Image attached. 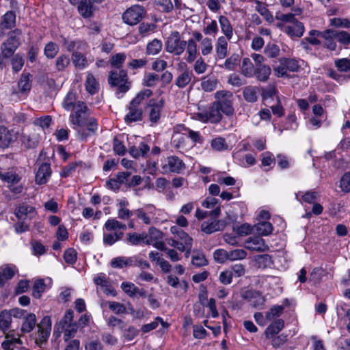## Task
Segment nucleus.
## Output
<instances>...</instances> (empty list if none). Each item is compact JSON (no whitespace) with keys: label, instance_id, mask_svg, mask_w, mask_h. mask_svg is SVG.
<instances>
[{"label":"nucleus","instance_id":"f257e3e1","mask_svg":"<svg viewBox=\"0 0 350 350\" xmlns=\"http://www.w3.org/2000/svg\"><path fill=\"white\" fill-rule=\"evenodd\" d=\"M88 108L85 103L83 101H78L77 103V109L70 116L71 122L79 127L86 126L88 133L84 130L77 129V133L81 140H85L91 134H94L98 129V124L96 120L93 117H90Z\"/></svg>","mask_w":350,"mask_h":350},{"label":"nucleus","instance_id":"f03ea898","mask_svg":"<svg viewBox=\"0 0 350 350\" xmlns=\"http://www.w3.org/2000/svg\"><path fill=\"white\" fill-rule=\"evenodd\" d=\"M215 104L225 115L231 116L234 113L233 107L234 96L232 93L227 90L217 91L215 93Z\"/></svg>","mask_w":350,"mask_h":350},{"label":"nucleus","instance_id":"7ed1b4c3","mask_svg":"<svg viewBox=\"0 0 350 350\" xmlns=\"http://www.w3.org/2000/svg\"><path fill=\"white\" fill-rule=\"evenodd\" d=\"M21 31L16 29L9 32L8 38L1 44V50L3 57H11L20 45V36Z\"/></svg>","mask_w":350,"mask_h":350},{"label":"nucleus","instance_id":"20e7f679","mask_svg":"<svg viewBox=\"0 0 350 350\" xmlns=\"http://www.w3.org/2000/svg\"><path fill=\"white\" fill-rule=\"evenodd\" d=\"M187 41L182 40L178 31H173L165 42V50L175 55H180L186 49Z\"/></svg>","mask_w":350,"mask_h":350},{"label":"nucleus","instance_id":"39448f33","mask_svg":"<svg viewBox=\"0 0 350 350\" xmlns=\"http://www.w3.org/2000/svg\"><path fill=\"white\" fill-rule=\"evenodd\" d=\"M280 64L273 68V71L278 77L287 75V72H297L299 69L297 60L293 58L282 57L279 59Z\"/></svg>","mask_w":350,"mask_h":350},{"label":"nucleus","instance_id":"423d86ee","mask_svg":"<svg viewBox=\"0 0 350 350\" xmlns=\"http://www.w3.org/2000/svg\"><path fill=\"white\" fill-rule=\"evenodd\" d=\"M146 10L144 7L135 5L127 9L122 15L124 22L129 25H135L144 17Z\"/></svg>","mask_w":350,"mask_h":350},{"label":"nucleus","instance_id":"0eeeda50","mask_svg":"<svg viewBox=\"0 0 350 350\" xmlns=\"http://www.w3.org/2000/svg\"><path fill=\"white\" fill-rule=\"evenodd\" d=\"M38 332L35 338V342L37 345H41L46 342L51 331V321L49 317H44L40 323L38 324Z\"/></svg>","mask_w":350,"mask_h":350},{"label":"nucleus","instance_id":"6e6552de","mask_svg":"<svg viewBox=\"0 0 350 350\" xmlns=\"http://www.w3.org/2000/svg\"><path fill=\"white\" fill-rule=\"evenodd\" d=\"M240 295L241 299L244 301V304L258 306L263 305L265 302V298L262 294L254 289H242Z\"/></svg>","mask_w":350,"mask_h":350},{"label":"nucleus","instance_id":"1a4fd4ad","mask_svg":"<svg viewBox=\"0 0 350 350\" xmlns=\"http://www.w3.org/2000/svg\"><path fill=\"white\" fill-rule=\"evenodd\" d=\"M222 111L215 102L209 107L208 109L198 113L200 120L204 122H210L213 124L218 123L222 119Z\"/></svg>","mask_w":350,"mask_h":350},{"label":"nucleus","instance_id":"9d476101","mask_svg":"<svg viewBox=\"0 0 350 350\" xmlns=\"http://www.w3.org/2000/svg\"><path fill=\"white\" fill-rule=\"evenodd\" d=\"M127 75L124 70H112L110 72L108 81L111 86H118L121 92H126L129 87L126 84Z\"/></svg>","mask_w":350,"mask_h":350},{"label":"nucleus","instance_id":"9b49d317","mask_svg":"<svg viewBox=\"0 0 350 350\" xmlns=\"http://www.w3.org/2000/svg\"><path fill=\"white\" fill-rule=\"evenodd\" d=\"M185 168V163L176 156L168 157L165 160V163L162 166L164 173L180 174Z\"/></svg>","mask_w":350,"mask_h":350},{"label":"nucleus","instance_id":"f8f14e48","mask_svg":"<svg viewBox=\"0 0 350 350\" xmlns=\"http://www.w3.org/2000/svg\"><path fill=\"white\" fill-rule=\"evenodd\" d=\"M163 106L164 100L163 99L159 102H156L153 99L149 100L146 109L148 112L149 120L152 123L156 124L159 121Z\"/></svg>","mask_w":350,"mask_h":350},{"label":"nucleus","instance_id":"ddd939ff","mask_svg":"<svg viewBox=\"0 0 350 350\" xmlns=\"http://www.w3.org/2000/svg\"><path fill=\"white\" fill-rule=\"evenodd\" d=\"M18 132L14 130H9L4 126H0V147L6 148L16 140Z\"/></svg>","mask_w":350,"mask_h":350},{"label":"nucleus","instance_id":"4468645a","mask_svg":"<svg viewBox=\"0 0 350 350\" xmlns=\"http://www.w3.org/2000/svg\"><path fill=\"white\" fill-rule=\"evenodd\" d=\"M245 248L256 252H265L269 250L264 239L259 236L248 238L245 241Z\"/></svg>","mask_w":350,"mask_h":350},{"label":"nucleus","instance_id":"2eb2a0df","mask_svg":"<svg viewBox=\"0 0 350 350\" xmlns=\"http://www.w3.org/2000/svg\"><path fill=\"white\" fill-rule=\"evenodd\" d=\"M21 142L27 148L36 147L39 142V134L35 130H29L23 132Z\"/></svg>","mask_w":350,"mask_h":350},{"label":"nucleus","instance_id":"dca6fc26","mask_svg":"<svg viewBox=\"0 0 350 350\" xmlns=\"http://www.w3.org/2000/svg\"><path fill=\"white\" fill-rule=\"evenodd\" d=\"M14 214L18 220H31L36 215V211L31 206L22 204L15 208Z\"/></svg>","mask_w":350,"mask_h":350},{"label":"nucleus","instance_id":"f3484780","mask_svg":"<svg viewBox=\"0 0 350 350\" xmlns=\"http://www.w3.org/2000/svg\"><path fill=\"white\" fill-rule=\"evenodd\" d=\"M51 175L50 164L42 163L38 168L36 174V183L38 185L45 184Z\"/></svg>","mask_w":350,"mask_h":350},{"label":"nucleus","instance_id":"a211bd4d","mask_svg":"<svg viewBox=\"0 0 350 350\" xmlns=\"http://www.w3.org/2000/svg\"><path fill=\"white\" fill-rule=\"evenodd\" d=\"M16 273V267L12 265H5L0 267V287L4 286L5 282L12 279Z\"/></svg>","mask_w":350,"mask_h":350},{"label":"nucleus","instance_id":"6ab92c4d","mask_svg":"<svg viewBox=\"0 0 350 350\" xmlns=\"http://www.w3.org/2000/svg\"><path fill=\"white\" fill-rule=\"evenodd\" d=\"M218 22L224 37L230 40L233 36V27L230 21L226 16L221 15L218 17Z\"/></svg>","mask_w":350,"mask_h":350},{"label":"nucleus","instance_id":"aec40b11","mask_svg":"<svg viewBox=\"0 0 350 350\" xmlns=\"http://www.w3.org/2000/svg\"><path fill=\"white\" fill-rule=\"evenodd\" d=\"M228 39L224 36H219L215 44V53L219 59H224L228 55Z\"/></svg>","mask_w":350,"mask_h":350},{"label":"nucleus","instance_id":"412c9836","mask_svg":"<svg viewBox=\"0 0 350 350\" xmlns=\"http://www.w3.org/2000/svg\"><path fill=\"white\" fill-rule=\"evenodd\" d=\"M284 31L291 37L299 38L304 33V27L302 23L295 21L292 24L285 26Z\"/></svg>","mask_w":350,"mask_h":350},{"label":"nucleus","instance_id":"4be33fe9","mask_svg":"<svg viewBox=\"0 0 350 350\" xmlns=\"http://www.w3.org/2000/svg\"><path fill=\"white\" fill-rule=\"evenodd\" d=\"M122 291L130 297H142L145 295L143 289L139 288L133 283L124 282L121 284Z\"/></svg>","mask_w":350,"mask_h":350},{"label":"nucleus","instance_id":"5701e85b","mask_svg":"<svg viewBox=\"0 0 350 350\" xmlns=\"http://www.w3.org/2000/svg\"><path fill=\"white\" fill-rule=\"evenodd\" d=\"M284 327V321L278 319L273 321L266 329L265 334L267 338H271L278 334Z\"/></svg>","mask_w":350,"mask_h":350},{"label":"nucleus","instance_id":"b1692460","mask_svg":"<svg viewBox=\"0 0 350 350\" xmlns=\"http://www.w3.org/2000/svg\"><path fill=\"white\" fill-rule=\"evenodd\" d=\"M117 314H131L133 319H141L144 316L142 308H111Z\"/></svg>","mask_w":350,"mask_h":350},{"label":"nucleus","instance_id":"393cba45","mask_svg":"<svg viewBox=\"0 0 350 350\" xmlns=\"http://www.w3.org/2000/svg\"><path fill=\"white\" fill-rule=\"evenodd\" d=\"M129 113L126 115L124 120L126 123L139 121L142 119V109L136 106L129 105Z\"/></svg>","mask_w":350,"mask_h":350},{"label":"nucleus","instance_id":"a878e982","mask_svg":"<svg viewBox=\"0 0 350 350\" xmlns=\"http://www.w3.org/2000/svg\"><path fill=\"white\" fill-rule=\"evenodd\" d=\"M224 227V224L221 221H206L201 225V230L206 234H211L214 232L221 230Z\"/></svg>","mask_w":350,"mask_h":350},{"label":"nucleus","instance_id":"bb28decb","mask_svg":"<svg viewBox=\"0 0 350 350\" xmlns=\"http://www.w3.org/2000/svg\"><path fill=\"white\" fill-rule=\"evenodd\" d=\"M96 8L88 0L80 1L78 5V11L83 18H90L93 15V12Z\"/></svg>","mask_w":350,"mask_h":350},{"label":"nucleus","instance_id":"cd10ccee","mask_svg":"<svg viewBox=\"0 0 350 350\" xmlns=\"http://www.w3.org/2000/svg\"><path fill=\"white\" fill-rule=\"evenodd\" d=\"M259 88L256 86L248 85L243 89V96L248 103H255L258 98Z\"/></svg>","mask_w":350,"mask_h":350},{"label":"nucleus","instance_id":"c85d7f7f","mask_svg":"<svg viewBox=\"0 0 350 350\" xmlns=\"http://www.w3.org/2000/svg\"><path fill=\"white\" fill-rule=\"evenodd\" d=\"M16 26V14L13 11H8L1 17V27L3 29H12Z\"/></svg>","mask_w":350,"mask_h":350},{"label":"nucleus","instance_id":"c756f323","mask_svg":"<svg viewBox=\"0 0 350 350\" xmlns=\"http://www.w3.org/2000/svg\"><path fill=\"white\" fill-rule=\"evenodd\" d=\"M187 57L186 58V61L189 63L193 62L198 55V51L197 48V43L193 38H190L187 41Z\"/></svg>","mask_w":350,"mask_h":350},{"label":"nucleus","instance_id":"7c9ffc66","mask_svg":"<svg viewBox=\"0 0 350 350\" xmlns=\"http://www.w3.org/2000/svg\"><path fill=\"white\" fill-rule=\"evenodd\" d=\"M271 73V69L269 66L259 65L256 66L254 76L256 77L257 80L265 82L269 79Z\"/></svg>","mask_w":350,"mask_h":350},{"label":"nucleus","instance_id":"2f4dec72","mask_svg":"<svg viewBox=\"0 0 350 350\" xmlns=\"http://www.w3.org/2000/svg\"><path fill=\"white\" fill-rule=\"evenodd\" d=\"M77 95L73 91L68 92L62 103V107L66 111L75 110L77 109Z\"/></svg>","mask_w":350,"mask_h":350},{"label":"nucleus","instance_id":"473e14b6","mask_svg":"<svg viewBox=\"0 0 350 350\" xmlns=\"http://www.w3.org/2000/svg\"><path fill=\"white\" fill-rule=\"evenodd\" d=\"M219 81L214 76H206L202 79L201 87L205 92H212L217 88Z\"/></svg>","mask_w":350,"mask_h":350},{"label":"nucleus","instance_id":"72a5a7b5","mask_svg":"<svg viewBox=\"0 0 350 350\" xmlns=\"http://www.w3.org/2000/svg\"><path fill=\"white\" fill-rule=\"evenodd\" d=\"M255 69L250 58L245 57L243 59L241 71L243 76L248 78L252 77L255 74Z\"/></svg>","mask_w":350,"mask_h":350},{"label":"nucleus","instance_id":"f704fd0d","mask_svg":"<svg viewBox=\"0 0 350 350\" xmlns=\"http://www.w3.org/2000/svg\"><path fill=\"white\" fill-rule=\"evenodd\" d=\"M134 262V257H123L120 256L114 258L111 260V265L113 268H123L128 266H133Z\"/></svg>","mask_w":350,"mask_h":350},{"label":"nucleus","instance_id":"c9c22d12","mask_svg":"<svg viewBox=\"0 0 350 350\" xmlns=\"http://www.w3.org/2000/svg\"><path fill=\"white\" fill-rule=\"evenodd\" d=\"M254 229L259 235L267 236L272 232L273 228L270 222L259 221L254 225Z\"/></svg>","mask_w":350,"mask_h":350},{"label":"nucleus","instance_id":"e433bc0d","mask_svg":"<svg viewBox=\"0 0 350 350\" xmlns=\"http://www.w3.org/2000/svg\"><path fill=\"white\" fill-rule=\"evenodd\" d=\"M36 317L34 314H29L25 317V320L21 326V332L23 333H29L33 330L36 325Z\"/></svg>","mask_w":350,"mask_h":350},{"label":"nucleus","instance_id":"4c0bfd02","mask_svg":"<svg viewBox=\"0 0 350 350\" xmlns=\"http://www.w3.org/2000/svg\"><path fill=\"white\" fill-rule=\"evenodd\" d=\"M12 316L8 310H3L0 314V329L5 334L10 327Z\"/></svg>","mask_w":350,"mask_h":350},{"label":"nucleus","instance_id":"58836bf2","mask_svg":"<svg viewBox=\"0 0 350 350\" xmlns=\"http://www.w3.org/2000/svg\"><path fill=\"white\" fill-rule=\"evenodd\" d=\"M296 198L299 202H305L307 203H313L319 197V194L316 191H307L305 193L299 191L295 194Z\"/></svg>","mask_w":350,"mask_h":350},{"label":"nucleus","instance_id":"ea45409f","mask_svg":"<svg viewBox=\"0 0 350 350\" xmlns=\"http://www.w3.org/2000/svg\"><path fill=\"white\" fill-rule=\"evenodd\" d=\"M30 77L31 75L29 73H23L21 75V79L18 83V87L22 93H26L31 90V83Z\"/></svg>","mask_w":350,"mask_h":350},{"label":"nucleus","instance_id":"a19ab883","mask_svg":"<svg viewBox=\"0 0 350 350\" xmlns=\"http://www.w3.org/2000/svg\"><path fill=\"white\" fill-rule=\"evenodd\" d=\"M254 3L256 4V10L263 16L268 23H272L273 21V17L266 6L258 0H255Z\"/></svg>","mask_w":350,"mask_h":350},{"label":"nucleus","instance_id":"79ce46f5","mask_svg":"<svg viewBox=\"0 0 350 350\" xmlns=\"http://www.w3.org/2000/svg\"><path fill=\"white\" fill-rule=\"evenodd\" d=\"M72 62L75 66L79 69H83L88 64L86 57L78 51H75L72 53Z\"/></svg>","mask_w":350,"mask_h":350},{"label":"nucleus","instance_id":"37998d69","mask_svg":"<svg viewBox=\"0 0 350 350\" xmlns=\"http://www.w3.org/2000/svg\"><path fill=\"white\" fill-rule=\"evenodd\" d=\"M192 76L191 72L184 71L176 78L175 83L178 88H183L189 83Z\"/></svg>","mask_w":350,"mask_h":350},{"label":"nucleus","instance_id":"c03bdc74","mask_svg":"<svg viewBox=\"0 0 350 350\" xmlns=\"http://www.w3.org/2000/svg\"><path fill=\"white\" fill-rule=\"evenodd\" d=\"M98 83L92 73H88L85 81V89L90 94L98 91Z\"/></svg>","mask_w":350,"mask_h":350},{"label":"nucleus","instance_id":"a18cd8bd","mask_svg":"<svg viewBox=\"0 0 350 350\" xmlns=\"http://www.w3.org/2000/svg\"><path fill=\"white\" fill-rule=\"evenodd\" d=\"M162 46L163 44L161 40L158 39H154L147 44L146 53L148 55H157L161 51Z\"/></svg>","mask_w":350,"mask_h":350},{"label":"nucleus","instance_id":"49530a36","mask_svg":"<svg viewBox=\"0 0 350 350\" xmlns=\"http://www.w3.org/2000/svg\"><path fill=\"white\" fill-rule=\"evenodd\" d=\"M59 46L53 42L47 43L44 49L45 56L49 59L54 58L59 52Z\"/></svg>","mask_w":350,"mask_h":350},{"label":"nucleus","instance_id":"de8ad7c7","mask_svg":"<svg viewBox=\"0 0 350 350\" xmlns=\"http://www.w3.org/2000/svg\"><path fill=\"white\" fill-rule=\"evenodd\" d=\"M46 288V284L42 279L36 280L32 288V296L35 298H40L42 293Z\"/></svg>","mask_w":350,"mask_h":350},{"label":"nucleus","instance_id":"09e8293b","mask_svg":"<svg viewBox=\"0 0 350 350\" xmlns=\"http://www.w3.org/2000/svg\"><path fill=\"white\" fill-rule=\"evenodd\" d=\"M152 94V92L149 89H145L137 94L135 98H133L130 104L131 105H134L138 107V106L142 103V102L146 99L151 96Z\"/></svg>","mask_w":350,"mask_h":350},{"label":"nucleus","instance_id":"8fccbe9b","mask_svg":"<svg viewBox=\"0 0 350 350\" xmlns=\"http://www.w3.org/2000/svg\"><path fill=\"white\" fill-rule=\"evenodd\" d=\"M159 323H161V324L162 325V326L163 327H167L169 326L168 323L164 322L161 318L160 317H157L154 321L150 323H147V324H145L142 327V331L144 332V333H148L154 329H156L159 325Z\"/></svg>","mask_w":350,"mask_h":350},{"label":"nucleus","instance_id":"3c124183","mask_svg":"<svg viewBox=\"0 0 350 350\" xmlns=\"http://www.w3.org/2000/svg\"><path fill=\"white\" fill-rule=\"evenodd\" d=\"M213 41L209 38H204L200 42L201 53L204 56H206L213 52Z\"/></svg>","mask_w":350,"mask_h":350},{"label":"nucleus","instance_id":"603ef678","mask_svg":"<svg viewBox=\"0 0 350 350\" xmlns=\"http://www.w3.org/2000/svg\"><path fill=\"white\" fill-rule=\"evenodd\" d=\"M239 61V55L237 53H233L226 59L224 66L228 70H234L236 69Z\"/></svg>","mask_w":350,"mask_h":350},{"label":"nucleus","instance_id":"864d4df0","mask_svg":"<svg viewBox=\"0 0 350 350\" xmlns=\"http://www.w3.org/2000/svg\"><path fill=\"white\" fill-rule=\"evenodd\" d=\"M211 147L216 151H222L227 150L228 146L224 138L218 137L212 139L211 143Z\"/></svg>","mask_w":350,"mask_h":350},{"label":"nucleus","instance_id":"5fc2aeb1","mask_svg":"<svg viewBox=\"0 0 350 350\" xmlns=\"http://www.w3.org/2000/svg\"><path fill=\"white\" fill-rule=\"evenodd\" d=\"M60 329V332H64V338L65 341L68 340L70 338L75 336V334L77 332L78 326L76 323H72L68 325L65 326V327H62Z\"/></svg>","mask_w":350,"mask_h":350},{"label":"nucleus","instance_id":"6e6d98bb","mask_svg":"<svg viewBox=\"0 0 350 350\" xmlns=\"http://www.w3.org/2000/svg\"><path fill=\"white\" fill-rule=\"evenodd\" d=\"M160 77L154 73H146L143 79V85L146 87H153L157 85Z\"/></svg>","mask_w":350,"mask_h":350},{"label":"nucleus","instance_id":"4d7b16f0","mask_svg":"<svg viewBox=\"0 0 350 350\" xmlns=\"http://www.w3.org/2000/svg\"><path fill=\"white\" fill-rule=\"evenodd\" d=\"M147 238V234L145 233H129L127 234L126 241L132 245H139Z\"/></svg>","mask_w":350,"mask_h":350},{"label":"nucleus","instance_id":"13d9d810","mask_svg":"<svg viewBox=\"0 0 350 350\" xmlns=\"http://www.w3.org/2000/svg\"><path fill=\"white\" fill-rule=\"evenodd\" d=\"M284 308H271L268 311L265 312L267 322L274 321L280 317L283 312Z\"/></svg>","mask_w":350,"mask_h":350},{"label":"nucleus","instance_id":"bf43d9fd","mask_svg":"<svg viewBox=\"0 0 350 350\" xmlns=\"http://www.w3.org/2000/svg\"><path fill=\"white\" fill-rule=\"evenodd\" d=\"M0 178L9 183H17L21 179L19 176L13 172H0Z\"/></svg>","mask_w":350,"mask_h":350},{"label":"nucleus","instance_id":"052dcab7","mask_svg":"<svg viewBox=\"0 0 350 350\" xmlns=\"http://www.w3.org/2000/svg\"><path fill=\"white\" fill-rule=\"evenodd\" d=\"M70 64V58L66 55H61L55 62V67L58 71H62Z\"/></svg>","mask_w":350,"mask_h":350},{"label":"nucleus","instance_id":"680f3d73","mask_svg":"<svg viewBox=\"0 0 350 350\" xmlns=\"http://www.w3.org/2000/svg\"><path fill=\"white\" fill-rule=\"evenodd\" d=\"M122 236L123 232H122L104 234L103 242L105 244L111 245L117 241L121 239Z\"/></svg>","mask_w":350,"mask_h":350},{"label":"nucleus","instance_id":"e2e57ef3","mask_svg":"<svg viewBox=\"0 0 350 350\" xmlns=\"http://www.w3.org/2000/svg\"><path fill=\"white\" fill-rule=\"evenodd\" d=\"M220 208L219 207H217L216 208H215L213 211H201L200 209H197L196 211V217L198 219H204L206 218V217L208 216H213L214 217H217L220 214Z\"/></svg>","mask_w":350,"mask_h":350},{"label":"nucleus","instance_id":"0e129e2a","mask_svg":"<svg viewBox=\"0 0 350 350\" xmlns=\"http://www.w3.org/2000/svg\"><path fill=\"white\" fill-rule=\"evenodd\" d=\"M126 59L124 53H117L112 56L110 59L111 65L118 69L120 68Z\"/></svg>","mask_w":350,"mask_h":350},{"label":"nucleus","instance_id":"69168bd1","mask_svg":"<svg viewBox=\"0 0 350 350\" xmlns=\"http://www.w3.org/2000/svg\"><path fill=\"white\" fill-rule=\"evenodd\" d=\"M334 64L340 72H347L350 70V60L349 59L342 58L336 59Z\"/></svg>","mask_w":350,"mask_h":350},{"label":"nucleus","instance_id":"338daca9","mask_svg":"<svg viewBox=\"0 0 350 350\" xmlns=\"http://www.w3.org/2000/svg\"><path fill=\"white\" fill-rule=\"evenodd\" d=\"M215 260L219 263H224L226 260H229L228 252L223 249L216 250L213 253Z\"/></svg>","mask_w":350,"mask_h":350},{"label":"nucleus","instance_id":"774afa93","mask_svg":"<svg viewBox=\"0 0 350 350\" xmlns=\"http://www.w3.org/2000/svg\"><path fill=\"white\" fill-rule=\"evenodd\" d=\"M265 55L270 58H275L280 55V49L275 44H269L265 48Z\"/></svg>","mask_w":350,"mask_h":350}]
</instances>
